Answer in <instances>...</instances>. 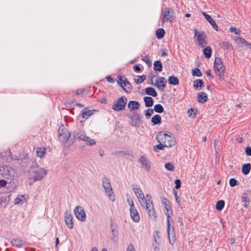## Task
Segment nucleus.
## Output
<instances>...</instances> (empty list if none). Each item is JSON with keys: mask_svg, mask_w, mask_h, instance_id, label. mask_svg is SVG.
I'll use <instances>...</instances> for the list:
<instances>
[{"mask_svg": "<svg viewBox=\"0 0 251 251\" xmlns=\"http://www.w3.org/2000/svg\"><path fill=\"white\" fill-rule=\"evenodd\" d=\"M251 169V165L250 163L244 164L242 168V172L244 175H248Z\"/></svg>", "mask_w": 251, "mask_h": 251, "instance_id": "26", "label": "nucleus"}, {"mask_svg": "<svg viewBox=\"0 0 251 251\" xmlns=\"http://www.w3.org/2000/svg\"><path fill=\"white\" fill-rule=\"evenodd\" d=\"M223 48H226L227 50H230L232 49L231 45L228 43L226 42H224L222 43V46Z\"/></svg>", "mask_w": 251, "mask_h": 251, "instance_id": "42", "label": "nucleus"}, {"mask_svg": "<svg viewBox=\"0 0 251 251\" xmlns=\"http://www.w3.org/2000/svg\"><path fill=\"white\" fill-rule=\"evenodd\" d=\"M140 79L142 80V82H143L144 80L146 79V76L145 75L139 76Z\"/></svg>", "mask_w": 251, "mask_h": 251, "instance_id": "62", "label": "nucleus"}, {"mask_svg": "<svg viewBox=\"0 0 251 251\" xmlns=\"http://www.w3.org/2000/svg\"><path fill=\"white\" fill-rule=\"evenodd\" d=\"M229 31L231 32H234L237 35H239L241 33V30L237 29L235 27H231L229 29Z\"/></svg>", "mask_w": 251, "mask_h": 251, "instance_id": "45", "label": "nucleus"}, {"mask_svg": "<svg viewBox=\"0 0 251 251\" xmlns=\"http://www.w3.org/2000/svg\"><path fill=\"white\" fill-rule=\"evenodd\" d=\"M156 138L159 143H163L166 147H171L175 144L174 136L162 131L157 134Z\"/></svg>", "mask_w": 251, "mask_h": 251, "instance_id": "3", "label": "nucleus"}, {"mask_svg": "<svg viewBox=\"0 0 251 251\" xmlns=\"http://www.w3.org/2000/svg\"><path fill=\"white\" fill-rule=\"evenodd\" d=\"M138 161L147 172L150 171L151 167V163L145 156H141L139 158Z\"/></svg>", "mask_w": 251, "mask_h": 251, "instance_id": "15", "label": "nucleus"}, {"mask_svg": "<svg viewBox=\"0 0 251 251\" xmlns=\"http://www.w3.org/2000/svg\"><path fill=\"white\" fill-rule=\"evenodd\" d=\"M127 202H128L129 205L130 206V208H134L135 207L134 205V202H133L132 200H127Z\"/></svg>", "mask_w": 251, "mask_h": 251, "instance_id": "54", "label": "nucleus"}, {"mask_svg": "<svg viewBox=\"0 0 251 251\" xmlns=\"http://www.w3.org/2000/svg\"><path fill=\"white\" fill-rule=\"evenodd\" d=\"M195 35L197 37L198 45L201 47H203L206 44L205 41L206 35L205 33L202 31H198L195 29Z\"/></svg>", "mask_w": 251, "mask_h": 251, "instance_id": "12", "label": "nucleus"}, {"mask_svg": "<svg viewBox=\"0 0 251 251\" xmlns=\"http://www.w3.org/2000/svg\"><path fill=\"white\" fill-rule=\"evenodd\" d=\"M151 84L154 85L161 91H163L166 85V80L164 77H160L155 81L154 84L152 81Z\"/></svg>", "mask_w": 251, "mask_h": 251, "instance_id": "14", "label": "nucleus"}, {"mask_svg": "<svg viewBox=\"0 0 251 251\" xmlns=\"http://www.w3.org/2000/svg\"><path fill=\"white\" fill-rule=\"evenodd\" d=\"M241 199H242V201L243 202H249V199L247 197V195L246 194H244L242 196Z\"/></svg>", "mask_w": 251, "mask_h": 251, "instance_id": "49", "label": "nucleus"}, {"mask_svg": "<svg viewBox=\"0 0 251 251\" xmlns=\"http://www.w3.org/2000/svg\"><path fill=\"white\" fill-rule=\"evenodd\" d=\"M74 214L76 218L81 221H85L86 215L84 208L80 206H76L74 210Z\"/></svg>", "mask_w": 251, "mask_h": 251, "instance_id": "11", "label": "nucleus"}, {"mask_svg": "<svg viewBox=\"0 0 251 251\" xmlns=\"http://www.w3.org/2000/svg\"><path fill=\"white\" fill-rule=\"evenodd\" d=\"M160 238L159 237V233L158 231H156L154 235V241L155 242H157V240L159 238Z\"/></svg>", "mask_w": 251, "mask_h": 251, "instance_id": "50", "label": "nucleus"}, {"mask_svg": "<svg viewBox=\"0 0 251 251\" xmlns=\"http://www.w3.org/2000/svg\"><path fill=\"white\" fill-rule=\"evenodd\" d=\"M154 70L156 71L161 72L162 70V64L160 61H156L153 64Z\"/></svg>", "mask_w": 251, "mask_h": 251, "instance_id": "30", "label": "nucleus"}, {"mask_svg": "<svg viewBox=\"0 0 251 251\" xmlns=\"http://www.w3.org/2000/svg\"><path fill=\"white\" fill-rule=\"evenodd\" d=\"M205 74L207 76H210L211 75V71L210 70H207L205 72Z\"/></svg>", "mask_w": 251, "mask_h": 251, "instance_id": "60", "label": "nucleus"}, {"mask_svg": "<svg viewBox=\"0 0 251 251\" xmlns=\"http://www.w3.org/2000/svg\"><path fill=\"white\" fill-rule=\"evenodd\" d=\"M65 221L67 226L70 229L74 227L72 216L71 214L66 213L65 214Z\"/></svg>", "mask_w": 251, "mask_h": 251, "instance_id": "19", "label": "nucleus"}, {"mask_svg": "<svg viewBox=\"0 0 251 251\" xmlns=\"http://www.w3.org/2000/svg\"><path fill=\"white\" fill-rule=\"evenodd\" d=\"M153 110L157 113H162L164 111V108L160 104H157L154 106Z\"/></svg>", "mask_w": 251, "mask_h": 251, "instance_id": "36", "label": "nucleus"}, {"mask_svg": "<svg viewBox=\"0 0 251 251\" xmlns=\"http://www.w3.org/2000/svg\"><path fill=\"white\" fill-rule=\"evenodd\" d=\"M235 239H233V238H231V239H230V240H229V242H230V243L231 244H233L235 243Z\"/></svg>", "mask_w": 251, "mask_h": 251, "instance_id": "63", "label": "nucleus"}, {"mask_svg": "<svg viewBox=\"0 0 251 251\" xmlns=\"http://www.w3.org/2000/svg\"><path fill=\"white\" fill-rule=\"evenodd\" d=\"M86 135L85 134V133H84L83 132H78L76 134V137L79 140L83 141V140H84V138H85Z\"/></svg>", "mask_w": 251, "mask_h": 251, "instance_id": "44", "label": "nucleus"}, {"mask_svg": "<svg viewBox=\"0 0 251 251\" xmlns=\"http://www.w3.org/2000/svg\"><path fill=\"white\" fill-rule=\"evenodd\" d=\"M203 85V81L201 79H197L194 81L193 87L198 90H200Z\"/></svg>", "mask_w": 251, "mask_h": 251, "instance_id": "27", "label": "nucleus"}, {"mask_svg": "<svg viewBox=\"0 0 251 251\" xmlns=\"http://www.w3.org/2000/svg\"><path fill=\"white\" fill-rule=\"evenodd\" d=\"M106 79L107 81L110 83H113L114 82V79L110 76H107Z\"/></svg>", "mask_w": 251, "mask_h": 251, "instance_id": "55", "label": "nucleus"}, {"mask_svg": "<svg viewBox=\"0 0 251 251\" xmlns=\"http://www.w3.org/2000/svg\"><path fill=\"white\" fill-rule=\"evenodd\" d=\"M11 243L13 246H16L18 248L22 247L24 246V242L19 239H13L11 241Z\"/></svg>", "mask_w": 251, "mask_h": 251, "instance_id": "24", "label": "nucleus"}, {"mask_svg": "<svg viewBox=\"0 0 251 251\" xmlns=\"http://www.w3.org/2000/svg\"><path fill=\"white\" fill-rule=\"evenodd\" d=\"M160 144L158 145H156L155 147L157 148L158 149L160 150H162L164 149V147L165 146L163 143H159Z\"/></svg>", "mask_w": 251, "mask_h": 251, "instance_id": "53", "label": "nucleus"}, {"mask_svg": "<svg viewBox=\"0 0 251 251\" xmlns=\"http://www.w3.org/2000/svg\"><path fill=\"white\" fill-rule=\"evenodd\" d=\"M118 83L121 85V86L123 88L124 90L126 91V89L124 88V87H126V88L128 89H131V85L128 81H127L126 78L125 76H118Z\"/></svg>", "mask_w": 251, "mask_h": 251, "instance_id": "16", "label": "nucleus"}, {"mask_svg": "<svg viewBox=\"0 0 251 251\" xmlns=\"http://www.w3.org/2000/svg\"><path fill=\"white\" fill-rule=\"evenodd\" d=\"M162 203L164 206V208L166 209L167 212L166 215L167 216V234L168 238L169 240V242L171 244L173 245L175 241V233L174 228L173 226L171 225V216L169 214V210L171 208L170 206L169 205V201L166 198H163L161 200Z\"/></svg>", "mask_w": 251, "mask_h": 251, "instance_id": "2", "label": "nucleus"}, {"mask_svg": "<svg viewBox=\"0 0 251 251\" xmlns=\"http://www.w3.org/2000/svg\"><path fill=\"white\" fill-rule=\"evenodd\" d=\"M145 116L147 119H150L151 116L153 114V110L151 109H148L147 110H145Z\"/></svg>", "mask_w": 251, "mask_h": 251, "instance_id": "40", "label": "nucleus"}, {"mask_svg": "<svg viewBox=\"0 0 251 251\" xmlns=\"http://www.w3.org/2000/svg\"><path fill=\"white\" fill-rule=\"evenodd\" d=\"M174 194L175 196V198H176V201L178 202V198L177 197V192L176 191H174Z\"/></svg>", "mask_w": 251, "mask_h": 251, "instance_id": "64", "label": "nucleus"}, {"mask_svg": "<svg viewBox=\"0 0 251 251\" xmlns=\"http://www.w3.org/2000/svg\"><path fill=\"white\" fill-rule=\"evenodd\" d=\"M48 171L45 168L38 167L33 172V179L35 181L43 179L47 174Z\"/></svg>", "mask_w": 251, "mask_h": 251, "instance_id": "10", "label": "nucleus"}, {"mask_svg": "<svg viewBox=\"0 0 251 251\" xmlns=\"http://www.w3.org/2000/svg\"><path fill=\"white\" fill-rule=\"evenodd\" d=\"M203 54L206 58H209L211 56V49L210 47H206L203 50Z\"/></svg>", "mask_w": 251, "mask_h": 251, "instance_id": "34", "label": "nucleus"}, {"mask_svg": "<svg viewBox=\"0 0 251 251\" xmlns=\"http://www.w3.org/2000/svg\"><path fill=\"white\" fill-rule=\"evenodd\" d=\"M175 183L176 184V189H178L180 187L181 181L179 179H177L175 180Z\"/></svg>", "mask_w": 251, "mask_h": 251, "instance_id": "47", "label": "nucleus"}, {"mask_svg": "<svg viewBox=\"0 0 251 251\" xmlns=\"http://www.w3.org/2000/svg\"><path fill=\"white\" fill-rule=\"evenodd\" d=\"M202 14L204 16L206 20L210 24V25L212 26V27L216 30H218V26L216 24L214 20L211 18V17L207 14L205 12H202Z\"/></svg>", "mask_w": 251, "mask_h": 251, "instance_id": "20", "label": "nucleus"}, {"mask_svg": "<svg viewBox=\"0 0 251 251\" xmlns=\"http://www.w3.org/2000/svg\"><path fill=\"white\" fill-rule=\"evenodd\" d=\"M25 201V195H19L15 200V203L16 204H22Z\"/></svg>", "mask_w": 251, "mask_h": 251, "instance_id": "33", "label": "nucleus"}, {"mask_svg": "<svg viewBox=\"0 0 251 251\" xmlns=\"http://www.w3.org/2000/svg\"><path fill=\"white\" fill-rule=\"evenodd\" d=\"M192 75L194 76H197L198 77L201 76L202 75V74L200 70L198 68H196L193 70Z\"/></svg>", "mask_w": 251, "mask_h": 251, "instance_id": "41", "label": "nucleus"}, {"mask_svg": "<svg viewBox=\"0 0 251 251\" xmlns=\"http://www.w3.org/2000/svg\"><path fill=\"white\" fill-rule=\"evenodd\" d=\"M140 79L141 78H140L139 76H137V78H134V82L137 84L141 83L142 82V80H141Z\"/></svg>", "mask_w": 251, "mask_h": 251, "instance_id": "56", "label": "nucleus"}, {"mask_svg": "<svg viewBox=\"0 0 251 251\" xmlns=\"http://www.w3.org/2000/svg\"><path fill=\"white\" fill-rule=\"evenodd\" d=\"M197 98L199 102L201 103H204L207 100V94L204 92L198 94Z\"/></svg>", "mask_w": 251, "mask_h": 251, "instance_id": "22", "label": "nucleus"}, {"mask_svg": "<svg viewBox=\"0 0 251 251\" xmlns=\"http://www.w3.org/2000/svg\"><path fill=\"white\" fill-rule=\"evenodd\" d=\"M126 251H135L134 246L132 244H129L127 248Z\"/></svg>", "mask_w": 251, "mask_h": 251, "instance_id": "51", "label": "nucleus"}, {"mask_svg": "<svg viewBox=\"0 0 251 251\" xmlns=\"http://www.w3.org/2000/svg\"><path fill=\"white\" fill-rule=\"evenodd\" d=\"M102 186L108 195V199L112 201H115V196L113 194L111 183L108 178H104L102 179Z\"/></svg>", "mask_w": 251, "mask_h": 251, "instance_id": "6", "label": "nucleus"}, {"mask_svg": "<svg viewBox=\"0 0 251 251\" xmlns=\"http://www.w3.org/2000/svg\"><path fill=\"white\" fill-rule=\"evenodd\" d=\"M165 34V31L162 28H159L156 32V36L158 39L162 38Z\"/></svg>", "mask_w": 251, "mask_h": 251, "instance_id": "35", "label": "nucleus"}, {"mask_svg": "<svg viewBox=\"0 0 251 251\" xmlns=\"http://www.w3.org/2000/svg\"><path fill=\"white\" fill-rule=\"evenodd\" d=\"M168 82L170 84L176 85L178 84L179 80L177 77L172 75L168 78Z\"/></svg>", "mask_w": 251, "mask_h": 251, "instance_id": "28", "label": "nucleus"}, {"mask_svg": "<svg viewBox=\"0 0 251 251\" xmlns=\"http://www.w3.org/2000/svg\"><path fill=\"white\" fill-rule=\"evenodd\" d=\"M145 93L147 95L151 96L152 97H156L157 94L154 88L152 87H147L145 89Z\"/></svg>", "mask_w": 251, "mask_h": 251, "instance_id": "25", "label": "nucleus"}, {"mask_svg": "<svg viewBox=\"0 0 251 251\" xmlns=\"http://www.w3.org/2000/svg\"><path fill=\"white\" fill-rule=\"evenodd\" d=\"M14 169L9 166L0 167V175L5 178H10L14 175Z\"/></svg>", "mask_w": 251, "mask_h": 251, "instance_id": "9", "label": "nucleus"}, {"mask_svg": "<svg viewBox=\"0 0 251 251\" xmlns=\"http://www.w3.org/2000/svg\"><path fill=\"white\" fill-rule=\"evenodd\" d=\"M236 44L239 47H249L251 48V44L241 37H236L234 39Z\"/></svg>", "mask_w": 251, "mask_h": 251, "instance_id": "17", "label": "nucleus"}, {"mask_svg": "<svg viewBox=\"0 0 251 251\" xmlns=\"http://www.w3.org/2000/svg\"><path fill=\"white\" fill-rule=\"evenodd\" d=\"M175 12L172 8L170 7L165 8L161 14L162 24L168 21H173L175 19Z\"/></svg>", "mask_w": 251, "mask_h": 251, "instance_id": "5", "label": "nucleus"}, {"mask_svg": "<svg viewBox=\"0 0 251 251\" xmlns=\"http://www.w3.org/2000/svg\"><path fill=\"white\" fill-rule=\"evenodd\" d=\"M140 104L138 101L131 100L128 102V107L130 111H133L139 108Z\"/></svg>", "mask_w": 251, "mask_h": 251, "instance_id": "21", "label": "nucleus"}, {"mask_svg": "<svg viewBox=\"0 0 251 251\" xmlns=\"http://www.w3.org/2000/svg\"><path fill=\"white\" fill-rule=\"evenodd\" d=\"M134 69L136 72H140L141 71V68L138 65L134 66Z\"/></svg>", "mask_w": 251, "mask_h": 251, "instance_id": "59", "label": "nucleus"}, {"mask_svg": "<svg viewBox=\"0 0 251 251\" xmlns=\"http://www.w3.org/2000/svg\"><path fill=\"white\" fill-rule=\"evenodd\" d=\"M214 69L216 74L220 76L224 75L225 68L220 58L216 57L215 59Z\"/></svg>", "mask_w": 251, "mask_h": 251, "instance_id": "8", "label": "nucleus"}, {"mask_svg": "<svg viewBox=\"0 0 251 251\" xmlns=\"http://www.w3.org/2000/svg\"><path fill=\"white\" fill-rule=\"evenodd\" d=\"M7 184V182L4 179L0 180V187H4L6 186Z\"/></svg>", "mask_w": 251, "mask_h": 251, "instance_id": "52", "label": "nucleus"}, {"mask_svg": "<svg viewBox=\"0 0 251 251\" xmlns=\"http://www.w3.org/2000/svg\"><path fill=\"white\" fill-rule=\"evenodd\" d=\"M46 149L45 148H36V154L38 157L42 158L45 155Z\"/></svg>", "mask_w": 251, "mask_h": 251, "instance_id": "23", "label": "nucleus"}, {"mask_svg": "<svg viewBox=\"0 0 251 251\" xmlns=\"http://www.w3.org/2000/svg\"><path fill=\"white\" fill-rule=\"evenodd\" d=\"M140 79L142 80V82H143L144 80L146 79V76L145 75L139 76Z\"/></svg>", "mask_w": 251, "mask_h": 251, "instance_id": "61", "label": "nucleus"}, {"mask_svg": "<svg viewBox=\"0 0 251 251\" xmlns=\"http://www.w3.org/2000/svg\"><path fill=\"white\" fill-rule=\"evenodd\" d=\"M161 118L159 115H155L151 118V122L154 125L160 124L161 123Z\"/></svg>", "mask_w": 251, "mask_h": 251, "instance_id": "32", "label": "nucleus"}, {"mask_svg": "<svg viewBox=\"0 0 251 251\" xmlns=\"http://www.w3.org/2000/svg\"><path fill=\"white\" fill-rule=\"evenodd\" d=\"M58 137L59 140L63 142L64 145L69 146L70 144H68V141L70 137V132L64 126H61L58 129Z\"/></svg>", "mask_w": 251, "mask_h": 251, "instance_id": "4", "label": "nucleus"}, {"mask_svg": "<svg viewBox=\"0 0 251 251\" xmlns=\"http://www.w3.org/2000/svg\"><path fill=\"white\" fill-rule=\"evenodd\" d=\"M144 100L146 107H150L152 106L153 104V100L152 98L150 97H145Z\"/></svg>", "mask_w": 251, "mask_h": 251, "instance_id": "29", "label": "nucleus"}, {"mask_svg": "<svg viewBox=\"0 0 251 251\" xmlns=\"http://www.w3.org/2000/svg\"><path fill=\"white\" fill-rule=\"evenodd\" d=\"M84 92L83 89H79L76 90V95H80L82 94Z\"/></svg>", "mask_w": 251, "mask_h": 251, "instance_id": "58", "label": "nucleus"}, {"mask_svg": "<svg viewBox=\"0 0 251 251\" xmlns=\"http://www.w3.org/2000/svg\"><path fill=\"white\" fill-rule=\"evenodd\" d=\"M193 111H194V110H193V109H189V110H188V115H189V116L190 117L192 116H193V115H196V114H195V113H194L193 114Z\"/></svg>", "mask_w": 251, "mask_h": 251, "instance_id": "57", "label": "nucleus"}, {"mask_svg": "<svg viewBox=\"0 0 251 251\" xmlns=\"http://www.w3.org/2000/svg\"><path fill=\"white\" fill-rule=\"evenodd\" d=\"M225 205V201L223 200L218 201L216 204V208L218 210H222Z\"/></svg>", "mask_w": 251, "mask_h": 251, "instance_id": "38", "label": "nucleus"}, {"mask_svg": "<svg viewBox=\"0 0 251 251\" xmlns=\"http://www.w3.org/2000/svg\"><path fill=\"white\" fill-rule=\"evenodd\" d=\"M165 168L168 171H173L175 169V167L171 163H166L164 166Z\"/></svg>", "mask_w": 251, "mask_h": 251, "instance_id": "39", "label": "nucleus"}, {"mask_svg": "<svg viewBox=\"0 0 251 251\" xmlns=\"http://www.w3.org/2000/svg\"><path fill=\"white\" fill-rule=\"evenodd\" d=\"M127 100L125 96L118 99L112 106V109L115 111H119L125 109Z\"/></svg>", "mask_w": 251, "mask_h": 251, "instance_id": "7", "label": "nucleus"}, {"mask_svg": "<svg viewBox=\"0 0 251 251\" xmlns=\"http://www.w3.org/2000/svg\"><path fill=\"white\" fill-rule=\"evenodd\" d=\"M83 141L85 142V143L87 145L89 146H92L96 144L95 141L90 138L89 137L87 136H85V138H84V140H83Z\"/></svg>", "mask_w": 251, "mask_h": 251, "instance_id": "31", "label": "nucleus"}, {"mask_svg": "<svg viewBox=\"0 0 251 251\" xmlns=\"http://www.w3.org/2000/svg\"><path fill=\"white\" fill-rule=\"evenodd\" d=\"M132 189L137 197L141 206L148 211L149 216L152 217L155 219L156 217V212L151 195L147 194L146 197H145L142 190L136 184L132 185Z\"/></svg>", "mask_w": 251, "mask_h": 251, "instance_id": "1", "label": "nucleus"}, {"mask_svg": "<svg viewBox=\"0 0 251 251\" xmlns=\"http://www.w3.org/2000/svg\"><path fill=\"white\" fill-rule=\"evenodd\" d=\"M142 60H143L144 61L146 62V63H147V64L148 66H151V61L149 59L148 56H145L143 57L142 58Z\"/></svg>", "mask_w": 251, "mask_h": 251, "instance_id": "46", "label": "nucleus"}, {"mask_svg": "<svg viewBox=\"0 0 251 251\" xmlns=\"http://www.w3.org/2000/svg\"><path fill=\"white\" fill-rule=\"evenodd\" d=\"M130 215L134 222H138L140 221V215L135 207L130 208Z\"/></svg>", "mask_w": 251, "mask_h": 251, "instance_id": "18", "label": "nucleus"}, {"mask_svg": "<svg viewBox=\"0 0 251 251\" xmlns=\"http://www.w3.org/2000/svg\"><path fill=\"white\" fill-rule=\"evenodd\" d=\"M128 117L131 120V125L132 126L139 127L141 124V120L140 115L137 113L133 112L132 115H127Z\"/></svg>", "mask_w": 251, "mask_h": 251, "instance_id": "13", "label": "nucleus"}, {"mask_svg": "<svg viewBox=\"0 0 251 251\" xmlns=\"http://www.w3.org/2000/svg\"><path fill=\"white\" fill-rule=\"evenodd\" d=\"M245 152L247 155L251 156V147H247L245 149Z\"/></svg>", "mask_w": 251, "mask_h": 251, "instance_id": "48", "label": "nucleus"}, {"mask_svg": "<svg viewBox=\"0 0 251 251\" xmlns=\"http://www.w3.org/2000/svg\"><path fill=\"white\" fill-rule=\"evenodd\" d=\"M93 112L90 110L83 111L82 113V117L83 119H87L89 117L93 115Z\"/></svg>", "mask_w": 251, "mask_h": 251, "instance_id": "37", "label": "nucleus"}, {"mask_svg": "<svg viewBox=\"0 0 251 251\" xmlns=\"http://www.w3.org/2000/svg\"><path fill=\"white\" fill-rule=\"evenodd\" d=\"M239 184L238 182L233 178H230L229 180V185L231 187H234L235 186L238 185Z\"/></svg>", "mask_w": 251, "mask_h": 251, "instance_id": "43", "label": "nucleus"}]
</instances>
